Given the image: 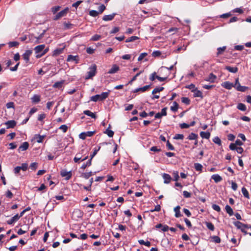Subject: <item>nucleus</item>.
<instances>
[{
  "label": "nucleus",
  "mask_w": 251,
  "mask_h": 251,
  "mask_svg": "<svg viewBox=\"0 0 251 251\" xmlns=\"http://www.w3.org/2000/svg\"><path fill=\"white\" fill-rule=\"evenodd\" d=\"M97 72V66L93 64L89 68V71L87 72V75H86L85 79H89L94 76Z\"/></svg>",
  "instance_id": "obj_1"
},
{
  "label": "nucleus",
  "mask_w": 251,
  "mask_h": 251,
  "mask_svg": "<svg viewBox=\"0 0 251 251\" xmlns=\"http://www.w3.org/2000/svg\"><path fill=\"white\" fill-rule=\"evenodd\" d=\"M234 226L238 228L241 230L244 234H247L248 232L245 230L246 228H249V225L244 224L239 221H236L233 223Z\"/></svg>",
  "instance_id": "obj_2"
},
{
  "label": "nucleus",
  "mask_w": 251,
  "mask_h": 251,
  "mask_svg": "<svg viewBox=\"0 0 251 251\" xmlns=\"http://www.w3.org/2000/svg\"><path fill=\"white\" fill-rule=\"evenodd\" d=\"M234 87L235 89L240 92H245L249 89V88L247 86H241L239 82V78H237L235 79Z\"/></svg>",
  "instance_id": "obj_3"
},
{
  "label": "nucleus",
  "mask_w": 251,
  "mask_h": 251,
  "mask_svg": "<svg viewBox=\"0 0 251 251\" xmlns=\"http://www.w3.org/2000/svg\"><path fill=\"white\" fill-rule=\"evenodd\" d=\"M69 9L68 7H66L64 10L60 11L53 18L54 21H57L63 17L65 16L68 13Z\"/></svg>",
  "instance_id": "obj_4"
},
{
  "label": "nucleus",
  "mask_w": 251,
  "mask_h": 251,
  "mask_svg": "<svg viewBox=\"0 0 251 251\" xmlns=\"http://www.w3.org/2000/svg\"><path fill=\"white\" fill-rule=\"evenodd\" d=\"M60 175L62 177H65L66 180H69L72 176V171H67L65 169L62 170L60 171Z\"/></svg>",
  "instance_id": "obj_5"
},
{
  "label": "nucleus",
  "mask_w": 251,
  "mask_h": 251,
  "mask_svg": "<svg viewBox=\"0 0 251 251\" xmlns=\"http://www.w3.org/2000/svg\"><path fill=\"white\" fill-rule=\"evenodd\" d=\"M79 60L78 55H69L68 56L67 61L68 62H74L75 64H77Z\"/></svg>",
  "instance_id": "obj_6"
},
{
  "label": "nucleus",
  "mask_w": 251,
  "mask_h": 251,
  "mask_svg": "<svg viewBox=\"0 0 251 251\" xmlns=\"http://www.w3.org/2000/svg\"><path fill=\"white\" fill-rule=\"evenodd\" d=\"M32 51L31 50H25V52L22 55L23 59L28 63L29 61V57L31 55Z\"/></svg>",
  "instance_id": "obj_7"
},
{
  "label": "nucleus",
  "mask_w": 251,
  "mask_h": 251,
  "mask_svg": "<svg viewBox=\"0 0 251 251\" xmlns=\"http://www.w3.org/2000/svg\"><path fill=\"white\" fill-rule=\"evenodd\" d=\"M45 48V45L44 44L38 45L34 48V51L36 53L40 54L39 53L41 54L43 52Z\"/></svg>",
  "instance_id": "obj_8"
},
{
  "label": "nucleus",
  "mask_w": 251,
  "mask_h": 251,
  "mask_svg": "<svg viewBox=\"0 0 251 251\" xmlns=\"http://www.w3.org/2000/svg\"><path fill=\"white\" fill-rule=\"evenodd\" d=\"M222 86L227 90H230L232 87H234V84H233L229 81H225L222 84Z\"/></svg>",
  "instance_id": "obj_9"
},
{
  "label": "nucleus",
  "mask_w": 251,
  "mask_h": 251,
  "mask_svg": "<svg viewBox=\"0 0 251 251\" xmlns=\"http://www.w3.org/2000/svg\"><path fill=\"white\" fill-rule=\"evenodd\" d=\"M216 78L217 76L215 75H214L213 73H210L209 76L206 77L204 80L206 81H209L211 83H213L215 82Z\"/></svg>",
  "instance_id": "obj_10"
},
{
  "label": "nucleus",
  "mask_w": 251,
  "mask_h": 251,
  "mask_svg": "<svg viewBox=\"0 0 251 251\" xmlns=\"http://www.w3.org/2000/svg\"><path fill=\"white\" fill-rule=\"evenodd\" d=\"M28 143L27 142H25L19 147L18 150L19 151H25L28 148Z\"/></svg>",
  "instance_id": "obj_11"
},
{
  "label": "nucleus",
  "mask_w": 251,
  "mask_h": 251,
  "mask_svg": "<svg viewBox=\"0 0 251 251\" xmlns=\"http://www.w3.org/2000/svg\"><path fill=\"white\" fill-rule=\"evenodd\" d=\"M5 125L7 126V128H14L16 125V122L14 120L8 121Z\"/></svg>",
  "instance_id": "obj_12"
},
{
  "label": "nucleus",
  "mask_w": 251,
  "mask_h": 251,
  "mask_svg": "<svg viewBox=\"0 0 251 251\" xmlns=\"http://www.w3.org/2000/svg\"><path fill=\"white\" fill-rule=\"evenodd\" d=\"M116 15V13H113L110 15H104L102 18V20L105 21H111L114 19Z\"/></svg>",
  "instance_id": "obj_13"
},
{
  "label": "nucleus",
  "mask_w": 251,
  "mask_h": 251,
  "mask_svg": "<svg viewBox=\"0 0 251 251\" xmlns=\"http://www.w3.org/2000/svg\"><path fill=\"white\" fill-rule=\"evenodd\" d=\"M119 70V67L114 64L112 66V68L108 71V73L110 74H113L116 73Z\"/></svg>",
  "instance_id": "obj_14"
},
{
  "label": "nucleus",
  "mask_w": 251,
  "mask_h": 251,
  "mask_svg": "<svg viewBox=\"0 0 251 251\" xmlns=\"http://www.w3.org/2000/svg\"><path fill=\"white\" fill-rule=\"evenodd\" d=\"M19 214H17L13 216L10 220L7 221V223L8 225H12L14 222L17 221L19 219Z\"/></svg>",
  "instance_id": "obj_15"
},
{
  "label": "nucleus",
  "mask_w": 251,
  "mask_h": 251,
  "mask_svg": "<svg viewBox=\"0 0 251 251\" xmlns=\"http://www.w3.org/2000/svg\"><path fill=\"white\" fill-rule=\"evenodd\" d=\"M31 101L32 103H38L40 101L41 97L38 95H34L31 98Z\"/></svg>",
  "instance_id": "obj_16"
},
{
  "label": "nucleus",
  "mask_w": 251,
  "mask_h": 251,
  "mask_svg": "<svg viewBox=\"0 0 251 251\" xmlns=\"http://www.w3.org/2000/svg\"><path fill=\"white\" fill-rule=\"evenodd\" d=\"M225 69L232 73H236L238 71L237 67H232L229 66H226Z\"/></svg>",
  "instance_id": "obj_17"
},
{
  "label": "nucleus",
  "mask_w": 251,
  "mask_h": 251,
  "mask_svg": "<svg viewBox=\"0 0 251 251\" xmlns=\"http://www.w3.org/2000/svg\"><path fill=\"white\" fill-rule=\"evenodd\" d=\"M163 178L164 179V183L166 184L169 183L172 179V177H171V176L167 174H164L163 175Z\"/></svg>",
  "instance_id": "obj_18"
},
{
  "label": "nucleus",
  "mask_w": 251,
  "mask_h": 251,
  "mask_svg": "<svg viewBox=\"0 0 251 251\" xmlns=\"http://www.w3.org/2000/svg\"><path fill=\"white\" fill-rule=\"evenodd\" d=\"M226 49V46H223L222 47H219L217 49V52L216 53L217 56H218L221 54H223L224 51Z\"/></svg>",
  "instance_id": "obj_19"
},
{
  "label": "nucleus",
  "mask_w": 251,
  "mask_h": 251,
  "mask_svg": "<svg viewBox=\"0 0 251 251\" xmlns=\"http://www.w3.org/2000/svg\"><path fill=\"white\" fill-rule=\"evenodd\" d=\"M180 206L179 205L176 206L174 208V211L175 212V216L176 218L180 217L182 216V215L181 214L180 212Z\"/></svg>",
  "instance_id": "obj_20"
},
{
  "label": "nucleus",
  "mask_w": 251,
  "mask_h": 251,
  "mask_svg": "<svg viewBox=\"0 0 251 251\" xmlns=\"http://www.w3.org/2000/svg\"><path fill=\"white\" fill-rule=\"evenodd\" d=\"M211 178L214 180L216 183H218L222 181V178L218 174L213 175L212 176Z\"/></svg>",
  "instance_id": "obj_21"
},
{
  "label": "nucleus",
  "mask_w": 251,
  "mask_h": 251,
  "mask_svg": "<svg viewBox=\"0 0 251 251\" xmlns=\"http://www.w3.org/2000/svg\"><path fill=\"white\" fill-rule=\"evenodd\" d=\"M200 135L202 138L208 139L210 136V133L209 132L201 131L200 133Z\"/></svg>",
  "instance_id": "obj_22"
},
{
  "label": "nucleus",
  "mask_w": 251,
  "mask_h": 251,
  "mask_svg": "<svg viewBox=\"0 0 251 251\" xmlns=\"http://www.w3.org/2000/svg\"><path fill=\"white\" fill-rule=\"evenodd\" d=\"M83 113L88 116L91 117L92 118L95 119L96 118V116L95 113H92L89 110H86L84 111Z\"/></svg>",
  "instance_id": "obj_23"
},
{
  "label": "nucleus",
  "mask_w": 251,
  "mask_h": 251,
  "mask_svg": "<svg viewBox=\"0 0 251 251\" xmlns=\"http://www.w3.org/2000/svg\"><path fill=\"white\" fill-rule=\"evenodd\" d=\"M237 108L242 111H245L247 110L246 105L242 103H238L237 106Z\"/></svg>",
  "instance_id": "obj_24"
},
{
  "label": "nucleus",
  "mask_w": 251,
  "mask_h": 251,
  "mask_svg": "<svg viewBox=\"0 0 251 251\" xmlns=\"http://www.w3.org/2000/svg\"><path fill=\"white\" fill-rule=\"evenodd\" d=\"M45 135L41 136L40 135L36 134L34 138L36 139V141L38 143L43 142V139L45 138Z\"/></svg>",
  "instance_id": "obj_25"
},
{
  "label": "nucleus",
  "mask_w": 251,
  "mask_h": 251,
  "mask_svg": "<svg viewBox=\"0 0 251 251\" xmlns=\"http://www.w3.org/2000/svg\"><path fill=\"white\" fill-rule=\"evenodd\" d=\"M64 50V48L62 49H56L53 51L52 55L54 56H56L59 54H61Z\"/></svg>",
  "instance_id": "obj_26"
},
{
  "label": "nucleus",
  "mask_w": 251,
  "mask_h": 251,
  "mask_svg": "<svg viewBox=\"0 0 251 251\" xmlns=\"http://www.w3.org/2000/svg\"><path fill=\"white\" fill-rule=\"evenodd\" d=\"M194 168L197 171L201 172L203 167L200 163H196L194 164Z\"/></svg>",
  "instance_id": "obj_27"
},
{
  "label": "nucleus",
  "mask_w": 251,
  "mask_h": 251,
  "mask_svg": "<svg viewBox=\"0 0 251 251\" xmlns=\"http://www.w3.org/2000/svg\"><path fill=\"white\" fill-rule=\"evenodd\" d=\"M225 209L226 210V212L230 215L232 216L233 215V211L232 209L231 208L230 206L228 205H226L225 207Z\"/></svg>",
  "instance_id": "obj_28"
},
{
  "label": "nucleus",
  "mask_w": 251,
  "mask_h": 251,
  "mask_svg": "<svg viewBox=\"0 0 251 251\" xmlns=\"http://www.w3.org/2000/svg\"><path fill=\"white\" fill-rule=\"evenodd\" d=\"M64 29H72L73 27V25L70 23L64 22L63 23Z\"/></svg>",
  "instance_id": "obj_29"
},
{
  "label": "nucleus",
  "mask_w": 251,
  "mask_h": 251,
  "mask_svg": "<svg viewBox=\"0 0 251 251\" xmlns=\"http://www.w3.org/2000/svg\"><path fill=\"white\" fill-rule=\"evenodd\" d=\"M93 175H94V173L92 172H90L88 173H82L81 176L85 178V179H88Z\"/></svg>",
  "instance_id": "obj_30"
},
{
  "label": "nucleus",
  "mask_w": 251,
  "mask_h": 251,
  "mask_svg": "<svg viewBox=\"0 0 251 251\" xmlns=\"http://www.w3.org/2000/svg\"><path fill=\"white\" fill-rule=\"evenodd\" d=\"M194 93V97H200L201 98H202L203 97V96H202V93L201 91L198 90L197 89V88L196 89V90L193 92Z\"/></svg>",
  "instance_id": "obj_31"
},
{
  "label": "nucleus",
  "mask_w": 251,
  "mask_h": 251,
  "mask_svg": "<svg viewBox=\"0 0 251 251\" xmlns=\"http://www.w3.org/2000/svg\"><path fill=\"white\" fill-rule=\"evenodd\" d=\"M205 225L208 229L210 230L211 231H214L215 229V227L214 225L211 222H206Z\"/></svg>",
  "instance_id": "obj_32"
},
{
  "label": "nucleus",
  "mask_w": 251,
  "mask_h": 251,
  "mask_svg": "<svg viewBox=\"0 0 251 251\" xmlns=\"http://www.w3.org/2000/svg\"><path fill=\"white\" fill-rule=\"evenodd\" d=\"M242 192L244 195V196L246 198H247V199H249L250 198V196H249V192L248 191V190H247V189L245 187H243L242 188Z\"/></svg>",
  "instance_id": "obj_33"
},
{
  "label": "nucleus",
  "mask_w": 251,
  "mask_h": 251,
  "mask_svg": "<svg viewBox=\"0 0 251 251\" xmlns=\"http://www.w3.org/2000/svg\"><path fill=\"white\" fill-rule=\"evenodd\" d=\"M90 100L96 102L98 100H100V95H96L90 98Z\"/></svg>",
  "instance_id": "obj_34"
},
{
  "label": "nucleus",
  "mask_w": 251,
  "mask_h": 251,
  "mask_svg": "<svg viewBox=\"0 0 251 251\" xmlns=\"http://www.w3.org/2000/svg\"><path fill=\"white\" fill-rule=\"evenodd\" d=\"M173 105V106L171 107V110L174 112L177 111L179 106L178 103L176 101H174Z\"/></svg>",
  "instance_id": "obj_35"
},
{
  "label": "nucleus",
  "mask_w": 251,
  "mask_h": 251,
  "mask_svg": "<svg viewBox=\"0 0 251 251\" xmlns=\"http://www.w3.org/2000/svg\"><path fill=\"white\" fill-rule=\"evenodd\" d=\"M109 92H103L100 95V101L106 99L109 96Z\"/></svg>",
  "instance_id": "obj_36"
},
{
  "label": "nucleus",
  "mask_w": 251,
  "mask_h": 251,
  "mask_svg": "<svg viewBox=\"0 0 251 251\" xmlns=\"http://www.w3.org/2000/svg\"><path fill=\"white\" fill-rule=\"evenodd\" d=\"M198 138V135L194 133H191L189 134L188 137H187V139L192 140H196Z\"/></svg>",
  "instance_id": "obj_37"
},
{
  "label": "nucleus",
  "mask_w": 251,
  "mask_h": 251,
  "mask_svg": "<svg viewBox=\"0 0 251 251\" xmlns=\"http://www.w3.org/2000/svg\"><path fill=\"white\" fill-rule=\"evenodd\" d=\"M63 83L64 81L56 82L53 85V87L56 88H60L62 87Z\"/></svg>",
  "instance_id": "obj_38"
},
{
  "label": "nucleus",
  "mask_w": 251,
  "mask_h": 251,
  "mask_svg": "<svg viewBox=\"0 0 251 251\" xmlns=\"http://www.w3.org/2000/svg\"><path fill=\"white\" fill-rule=\"evenodd\" d=\"M139 243L141 245H145L147 247H150L151 246V242L147 241H145L143 240H140L138 241Z\"/></svg>",
  "instance_id": "obj_39"
},
{
  "label": "nucleus",
  "mask_w": 251,
  "mask_h": 251,
  "mask_svg": "<svg viewBox=\"0 0 251 251\" xmlns=\"http://www.w3.org/2000/svg\"><path fill=\"white\" fill-rule=\"evenodd\" d=\"M212 241L215 243H220L221 242V239L218 236H213L211 237Z\"/></svg>",
  "instance_id": "obj_40"
},
{
  "label": "nucleus",
  "mask_w": 251,
  "mask_h": 251,
  "mask_svg": "<svg viewBox=\"0 0 251 251\" xmlns=\"http://www.w3.org/2000/svg\"><path fill=\"white\" fill-rule=\"evenodd\" d=\"M164 89V88L163 87H156L153 90L152 94L154 95L157 93H159L162 91Z\"/></svg>",
  "instance_id": "obj_41"
},
{
  "label": "nucleus",
  "mask_w": 251,
  "mask_h": 251,
  "mask_svg": "<svg viewBox=\"0 0 251 251\" xmlns=\"http://www.w3.org/2000/svg\"><path fill=\"white\" fill-rule=\"evenodd\" d=\"M104 133L106 134L109 137H113L114 134L112 130L109 129V128L105 130Z\"/></svg>",
  "instance_id": "obj_42"
},
{
  "label": "nucleus",
  "mask_w": 251,
  "mask_h": 251,
  "mask_svg": "<svg viewBox=\"0 0 251 251\" xmlns=\"http://www.w3.org/2000/svg\"><path fill=\"white\" fill-rule=\"evenodd\" d=\"M213 142L219 146H221L222 145L221 140L218 136H216L213 139Z\"/></svg>",
  "instance_id": "obj_43"
},
{
  "label": "nucleus",
  "mask_w": 251,
  "mask_h": 251,
  "mask_svg": "<svg viewBox=\"0 0 251 251\" xmlns=\"http://www.w3.org/2000/svg\"><path fill=\"white\" fill-rule=\"evenodd\" d=\"M100 147H98L97 148H95L94 149V151H93V152L92 153V154L91 155L90 157H91V160L92 159V158L97 154V152L98 151H100Z\"/></svg>",
  "instance_id": "obj_44"
},
{
  "label": "nucleus",
  "mask_w": 251,
  "mask_h": 251,
  "mask_svg": "<svg viewBox=\"0 0 251 251\" xmlns=\"http://www.w3.org/2000/svg\"><path fill=\"white\" fill-rule=\"evenodd\" d=\"M89 15L92 17H96L99 15V12L97 11L92 10L89 11Z\"/></svg>",
  "instance_id": "obj_45"
},
{
  "label": "nucleus",
  "mask_w": 251,
  "mask_h": 251,
  "mask_svg": "<svg viewBox=\"0 0 251 251\" xmlns=\"http://www.w3.org/2000/svg\"><path fill=\"white\" fill-rule=\"evenodd\" d=\"M19 45V43L17 41L10 42L8 43V45L10 48L16 47Z\"/></svg>",
  "instance_id": "obj_46"
},
{
  "label": "nucleus",
  "mask_w": 251,
  "mask_h": 251,
  "mask_svg": "<svg viewBox=\"0 0 251 251\" xmlns=\"http://www.w3.org/2000/svg\"><path fill=\"white\" fill-rule=\"evenodd\" d=\"M138 39H139V37H138L137 36H132L126 39V42L128 43V42H133V41H134L136 40H137Z\"/></svg>",
  "instance_id": "obj_47"
},
{
  "label": "nucleus",
  "mask_w": 251,
  "mask_h": 251,
  "mask_svg": "<svg viewBox=\"0 0 251 251\" xmlns=\"http://www.w3.org/2000/svg\"><path fill=\"white\" fill-rule=\"evenodd\" d=\"M91 162L92 160L91 159H90L89 160H88L86 164H83L81 166V168L85 169L86 167L90 166L91 165Z\"/></svg>",
  "instance_id": "obj_48"
},
{
  "label": "nucleus",
  "mask_w": 251,
  "mask_h": 251,
  "mask_svg": "<svg viewBox=\"0 0 251 251\" xmlns=\"http://www.w3.org/2000/svg\"><path fill=\"white\" fill-rule=\"evenodd\" d=\"M181 101H182V102H183L187 105L189 104L190 103V100H189V99L188 98H186V97H182L181 98Z\"/></svg>",
  "instance_id": "obj_49"
},
{
  "label": "nucleus",
  "mask_w": 251,
  "mask_h": 251,
  "mask_svg": "<svg viewBox=\"0 0 251 251\" xmlns=\"http://www.w3.org/2000/svg\"><path fill=\"white\" fill-rule=\"evenodd\" d=\"M46 31V30H43V32L42 33H41L40 35L38 37H36V41H35V43H39V40L41 39L43 37Z\"/></svg>",
  "instance_id": "obj_50"
},
{
  "label": "nucleus",
  "mask_w": 251,
  "mask_h": 251,
  "mask_svg": "<svg viewBox=\"0 0 251 251\" xmlns=\"http://www.w3.org/2000/svg\"><path fill=\"white\" fill-rule=\"evenodd\" d=\"M19 167L20 168L21 170L25 171L27 170L28 168V164L27 163H23L21 166H19Z\"/></svg>",
  "instance_id": "obj_51"
},
{
  "label": "nucleus",
  "mask_w": 251,
  "mask_h": 251,
  "mask_svg": "<svg viewBox=\"0 0 251 251\" xmlns=\"http://www.w3.org/2000/svg\"><path fill=\"white\" fill-rule=\"evenodd\" d=\"M173 138L176 140H182L184 138V135L182 134H176L175 135Z\"/></svg>",
  "instance_id": "obj_52"
},
{
  "label": "nucleus",
  "mask_w": 251,
  "mask_h": 251,
  "mask_svg": "<svg viewBox=\"0 0 251 251\" xmlns=\"http://www.w3.org/2000/svg\"><path fill=\"white\" fill-rule=\"evenodd\" d=\"M173 176H174V180L177 181L179 179L178 172L177 171L174 172L173 173Z\"/></svg>",
  "instance_id": "obj_53"
},
{
  "label": "nucleus",
  "mask_w": 251,
  "mask_h": 251,
  "mask_svg": "<svg viewBox=\"0 0 251 251\" xmlns=\"http://www.w3.org/2000/svg\"><path fill=\"white\" fill-rule=\"evenodd\" d=\"M60 8L61 7L60 6H56L52 7L51 9V12L53 14H55L60 9Z\"/></svg>",
  "instance_id": "obj_54"
},
{
  "label": "nucleus",
  "mask_w": 251,
  "mask_h": 251,
  "mask_svg": "<svg viewBox=\"0 0 251 251\" xmlns=\"http://www.w3.org/2000/svg\"><path fill=\"white\" fill-rule=\"evenodd\" d=\"M150 151H154V152H160L161 151V149L160 148H158L156 146H153L152 147H151L150 148Z\"/></svg>",
  "instance_id": "obj_55"
},
{
  "label": "nucleus",
  "mask_w": 251,
  "mask_h": 251,
  "mask_svg": "<svg viewBox=\"0 0 251 251\" xmlns=\"http://www.w3.org/2000/svg\"><path fill=\"white\" fill-rule=\"evenodd\" d=\"M38 163L36 162L32 163L30 165V168L33 170H35L38 167Z\"/></svg>",
  "instance_id": "obj_56"
},
{
  "label": "nucleus",
  "mask_w": 251,
  "mask_h": 251,
  "mask_svg": "<svg viewBox=\"0 0 251 251\" xmlns=\"http://www.w3.org/2000/svg\"><path fill=\"white\" fill-rule=\"evenodd\" d=\"M212 208L217 211V212H220L221 211V208L218 205H217L216 204H213L212 205Z\"/></svg>",
  "instance_id": "obj_57"
},
{
  "label": "nucleus",
  "mask_w": 251,
  "mask_h": 251,
  "mask_svg": "<svg viewBox=\"0 0 251 251\" xmlns=\"http://www.w3.org/2000/svg\"><path fill=\"white\" fill-rule=\"evenodd\" d=\"M166 146L168 148V149L170 150H171V151H174L175 150V148L174 147V146L170 143V142L169 141H167V144H166Z\"/></svg>",
  "instance_id": "obj_58"
},
{
  "label": "nucleus",
  "mask_w": 251,
  "mask_h": 251,
  "mask_svg": "<svg viewBox=\"0 0 251 251\" xmlns=\"http://www.w3.org/2000/svg\"><path fill=\"white\" fill-rule=\"evenodd\" d=\"M49 50V49L48 48H47V49H44V50H43V52L40 54H37L36 55V57L37 58H40L41 57V56H42L43 55H45Z\"/></svg>",
  "instance_id": "obj_59"
},
{
  "label": "nucleus",
  "mask_w": 251,
  "mask_h": 251,
  "mask_svg": "<svg viewBox=\"0 0 251 251\" xmlns=\"http://www.w3.org/2000/svg\"><path fill=\"white\" fill-rule=\"evenodd\" d=\"M147 55H148V54L146 52H144V53H141L140 55H139L138 58V61H141Z\"/></svg>",
  "instance_id": "obj_60"
},
{
  "label": "nucleus",
  "mask_w": 251,
  "mask_h": 251,
  "mask_svg": "<svg viewBox=\"0 0 251 251\" xmlns=\"http://www.w3.org/2000/svg\"><path fill=\"white\" fill-rule=\"evenodd\" d=\"M59 129L62 130L64 133L66 132L67 129H68V126L65 125H61L59 127Z\"/></svg>",
  "instance_id": "obj_61"
},
{
  "label": "nucleus",
  "mask_w": 251,
  "mask_h": 251,
  "mask_svg": "<svg viewBox=\"0 0 251 251\" xmlns=\"http://www.w3.org/2000/svg\"><path fill=\"white\" fill-rule=\"evenodd\" d=\"M99 12L100 14L102 13L104 10L105 9V6L104 4H101L99 7Z\"/></svg>",
  "instance_id": "obj_62"
},
{
  "label": "nucleus",
  "mask_w": 251,
  "mask_h": 251,
  "mask_svg": "<svg viewBox=\"0 0 251 251\" xmlns=\"http://www.w3.org/2000/svg\"><path fill=\"white\" fill-rule=\"evenodd\" d=\"M46 117V115L44 113L39 114L38 117V120L42 121Z\"/></svg>",
  "instance_id": "obj_63"
},
{
  "label": "nucleus",
  "mask_w": 251,
  "mask_h": 251,
  "mask_svg": "<svg viewBox=\"0 0 251 251\" xmlns=\"http://www.w3.org/2000/svg\"><path fill=\"white\" fill-rule=\"evenodd\" d=\"M101 36L98 34H95L91 38V40L92 41H98L100 39Z\"/></svg>",
  "instance_id": "obj_64"
}]
</instances>
